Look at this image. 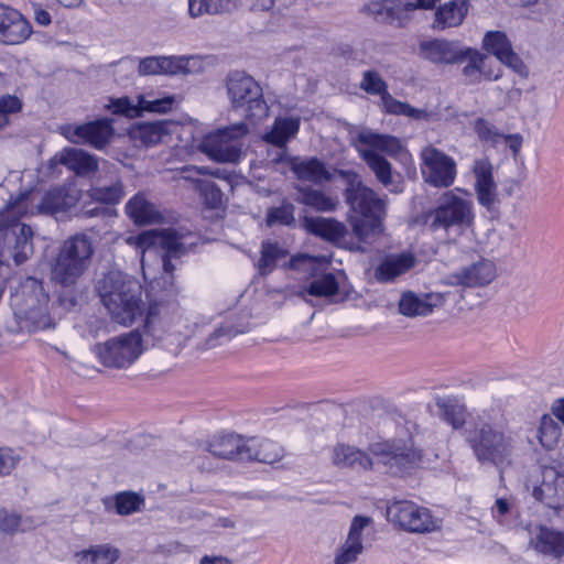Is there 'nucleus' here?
Here are the masks:
<instances>
[{
    "instance_id": "1a4fd4ad",
    "label": "nucleus",
    "mask_w": 564,
    "mask_h": 564,
    "mask_svg": "<svg viewBox=\"0 0 564 564\" xmlns=\"http://www.w3.org/2000/svg\"><path fill=\"white\" fill-rule=\"evenodd\" d=\"M248 133V124L239 121L206 134L198 149L216 162L238 163L243 156L245 138Z\"/></svg>"
},
{
    "instance_id": "49530a36",
    "label": "nucleus",
    "mask_w": 564,
    "mask_h": 564,
    "mask_svg": "<svg viewBox=\"0 0 564 564\" xmlns=\"http://www.w3.org/2000/svg\"><path fill=\"white\" fill-rule=\"evenodd\" d=\"M89 193L93 199L104 204H117L124 195L123 185L120 180L108 186H95Z\"/></svg>"
},
{
    "instance_id": "58836bf2",
    "label": "nucleus",
    "mask_w": 564,
    "mask_h": 564,
    "mask_svg": "<svg viewBox=\"0 0 564 564\" xmlns=\"http://www.w3.org/2000/svg\"><path fill=\"white\" fill-rule=\"evenodd\" d=\"M126 213L135 224L140 225L152 224L161 218L155 206L147 200L141 193L128 200Z\"/></svg>"
},
{
    "instance_id": "052dcab7",
    "label": "nucleus",
    "mask_w": 564,
    "mask_h": 564,
    "mask_svg": "<svg viewBox=\"0 0 564 564\" xmlns=\"http://www.w3.org/2000/svg\"><path fill=\"white\" fill-rule=\"evenodd\" d=\"M294 208L292 205L286 204L280 207L273 208L269 210L267 215L268 225L281 224V225H292L294 223Z\"/></svg>"
},
{
    "instance_id": "c85d7f7f",
    "label": "nucleus",
    "mask_w": 564,
    "mask_h": 564,
    "mask_svg": "<svg viewBox=\"0 0 564 564\" xmlns=\"http://www.w3.org/2000/svg\"><path fill=\"white\" fill-rule=\"evenodd\" d=\"M303 226L310 234L336 245L348 234L346 225L335 218L305 217Z\"/></svg>"
},
{
    "instance_id": "7ed1b4c3",
    "label": "nucleus",
    "mask_w": 564,
    "mask_h": 564,
    "mask_svg": "<svg viewBox=\"0 0 564 564\" xmlns=\"http://www.w3.org/2000/svg\"><path fill=\"white\" fill-rule=\"evenodd\" d=\"M402 149L398 138L361 131L357 137L356 150L375 174L377 181L391 193L403 191L402 182L395 180L391 163L381 154L397 155Z\"/></svg>"
},
{
    "instance_id": "7c9ffc66",
    "label": "nucleus",
    "mask_w": 564,
    "mask_h": 564,
    "mask_svg": "<svg viewBox=\"0 0 564 564\" xmlns=\"http://www.w3.org/2000/svg\"><path fill=\"white\" fill-rule=\"evenodd\" d=\"M469 10V0H451L440 6L434 14L433 29L445 30L460 25Z\"/></svg>"
},
{
    "instance_id": "680f3d73",
    "label": "nucleus",
    "mask_w": 564,
    "mask_h": 564,
    "mask_svg": "<svg viewBox=\"0 0 564 564\" xmlns=\"http://www.w3.org/2000/svg\"><path fill=\"white\" fill-rule=\"evenodd\" d=\"M413 10H409L405 8V1L402 0H395L393 6V14H391V21H389V24H395L399 28L405 26L410 20L411 15L410 12Z\"/></svg>"
},
{
    "instance_id": "4c0bfd02",
    "label": "nucleus",
    "mask_w": 564,
    "mask_h": 564,
    "mask_svg": "<svg viewBox=\"0 0 564 564\" xmlns=\"http://www.w3.org/2000/svg\"><path fill=\"white\" fill-rule=\"evenodd\" d=\"M531 543L542 554L554 557L564 555V532L541 527L536 536L531 540Z\"/></svg>"
},
{
    "instance_id": "4be33fe9",
    "label": "nucleus",
    "mask_w": 564,
    "mask_h": 564,
    "mask_svg": "<svg viewBox=\"0 0 564 564\" xmlns=\"http://www.w3.org/2000/svg\"><path fill=\"white\" fill-rule=\"evenodd\" d=\"M444 302L445 295L441 292L416 294L408 291L400 299L399 311L408 317L426 316L435 307L442 306Z\"/></svg>"
},
{
    "instance_id": "f3484780",
    "label": "nucleus",
    "mask_w": 564,
    "mask_h": 564,
    "mask_svg": "<svg viewBox=\"0 0 564 564\" xmlns=\"http://www.w3.org/2000/svg\"><path fill=\"white\" fill-rule=\"evenodd\" d=\"M496 278V267L488 259H480L467 267H463L447 278V284L479 288L490 284Z\"/></svg>"
},
{
    "instance_id": "603ef678",
    "label": "nucleus",
    "mask_w": 564,
    "mask_h": 564,
    "mask_svg": "<svg viewBox=\"0 0 564 564\" xmlns=\"http://www.w3.org/2000/svg\"><path fill=\"white\" fill-rule=\"evenodd\" d=\"M361 90L369 95H377L380 98L388 91V85L379 72L368 69L362 73V79L359 84Z\"/></svg>"
},
{
    "instance_id": "cd10ccee",
    "label": "nucleus",
    "mask_w": 564,
    "mask_h": 564,
    "mask_svg": "<svg viewBox=\"0 0 564 564\" xmlns=\"http://www.w3.org/2000/svg\"><path fill=\"white\" fill-rule=\"evenodd\" d=\"M332 462L338 468H351L355 470H371L373 462L364 451L344 443L333 448Z\"/></svg>"
},
{
    "instance_id": "864d4df0",
    "label": "nucleus",
    "mask_w": 564,
    "mask_h": 564,
    "mask_svg": "<svg viewBox=\"0 0 564 564\" xmlns=\"http://www.w3.org/2000/svg\"><path fill=\"white\" fill-rule=\"evenodd\" d=\"M395 0H371L364 7V11L376 21L389 24Z\"/></svg>"
},
{
    "instance_id": "09e8293b",
    "label": "nucleus",
    "mask_w": 564,
    "mask_h": 564,
    "mask_svg": "<svg viewBox=\"0 0 564 564\" xmlns=\"http://www.w3.org/2000/svg\"><path fill=\"white\" fill-rule=\"evenodd\" d=\"M167 235H177V232L172 229L163 231L149 230L143 231L138 236H130L127 238V242L131 246H135L137 249H140L142 252H144L147 249L154 245L162 247V238Z\"/></svg>"
},
{
    "instance_id": "412c9836",
    "label": "nucleus",
    "mask_w": 564,
    "mask_h": 564,
    "mask_svg": "<svg viewBox=\"0 0 564 564\" xmlns=\"http://www.w3.org/2000/svg\"><path fill=\"white\" fill-rule=\"evenodd\" d=\"M473 173L478 203L484 207H490L497 200V184L494 180V167L490 160L488 158L476 159L473 164Z\"/></svg>"
},
{
    "instance_id": "b1692460",
    "label": "nucleus",
    "mask_w": 564,
    "mask_h": 564,
    "mask_svg": "<svg viewBox=\"0 0 564 564\" xmlns=\"http://www.w3.org/2000/svg\"><path fill=\"white\" fill-rule=\"evenodd\" d=\"M78 202V192L73 187L59 186L48 189L36 205L39 213L54 215L67 212Z\"/></svg>"
},
{
    "instance_id": "de8ad7c7",
    "label": "nucleus",
    "mask_w": 564,
    "mask_h": 564,
    "mask_svg": "<svg viewBox=\"0 0 564 564\" xmlns=\"http://www.w3.org/2000/svg\"><path fill=\"white\" fill-rule=\"evenodd\" d=\"M285 257V251L276 243L263 242L261 247V257L258 261L259 272L262 275L273 270L279 259Z\"/></svg>"
},
{
    "instance_id": "37998d69",
    "label": "nucleus",
    "mask_w": 564,
    "mask_h": 564,
    "mask_svg": "<svg viewBox=\"0 0 564 564\" xmlns=\"http://www.w3.org/2000/svg\"><path fill=\"white\" fill-rule=\"evenodd\" d=\"M162 249L164 253L162 256V265L164 273L169 274L170 278H173V272L176 269V265L173 263L174 259H180L187 251L185 245L182 242L181 236L177 235H167L162 238Z\"/></svg>"
},
{
    "instance_id": "dca6fc26",
    "label": "nucleus",
    "mask_w": 564,
    "mask_h": 564,
    "mask_svg": "<svg viewBox=\"0 0 564 564\" xmlns=\"http://www.w3.org/2000/svg\"><path fill=\"white\" fill-rule=\"evenodd\" d=\"M73 143H87L98 150L105 148L113 135L112 121L98 119L77 127H69L65 132Z\"/></svg>"
},
{
    "instance_id": "69168bd1",
    "label": "nucleus",
    "mask_w": 564,
    "mask_h": 564,
    "mask_svg": "<svg viewBox=\"0 0 564 564\" xmlns=\"http://www.w3.org/2000/svg\"><path fill=\"white\" fill-rule=\"evenodd\" d=\"M381 106L387 113L391 115H403L406 102H402L392 97V95L387 91L381 98Z\"/></svg>"
},
{
    "instance_id": "9d476101",
    "label": "nucleus",
    "mask_w": 564,
    "mask_h": 564,
    "mask_svg": "<svg viewBox=\"0 0 564 564\" xmlns=\"http://www.w3.org/2000/svg\"><path fill=\"white\" fill-rule=\"evenodd\" d=\"M0 264L21 265L33 254V230L9 215L0 218Z\"/></svg>"
},
{
    "instance_id": "f704fd0d",
    "label": "nucleus",
    "mask_w": 564,
    "mask_h": 564,
    "mask_svg": "<svg viewBox=\"0 0 564 564\" xmlns=\"http://www.w3.org/2000/svg\"><path fill=\"white\" fill-rule=\"evenodd\" d=\"M424 57L433 63L455 64L463 62V51H458L452 42L434 40L421 44Z\"/></svg>"
},
{
    "instance_id": "a878e982",
    "label": "nucleus",
    "mask_w": 564,
    "mask_h": 564,
    "mask_svg": "<svg viewBox=\"0 0 564 564\" xmlns=\"http://www.w3.org/2000/svg\"><path fill=\"white\" fill-rule=\"evenodd\" d=\"M188 59L182 56H148L140 61V75H176L187 72Z\"/></svg>"
},
{
    "instance_id": "4d7b16f0",
    "label": "nucleus",
    "mask_w": 564,
    "mask_h": 564,
    "mask_svg": "<svg viewBox=\"0 0 564 564\" xmlns=\"http://www.w3.org/2000/svg\"><path fill=\"white\" fill-rule=\"evenodd\" d=\"M474 131L480 141L491 144L499 143L503 138L500 130L494 123L484 118H478L474 122Z\"/></svg>"
},
{
    "instance_id": "3c124183",
    "label": "nucleus",
    "mask_w": 564,
    "mask_h": 564,
    "mask_svg": "<svg viewBox=\"0 0 564 564\" xmlns=\"http://www.w3.org/2000/svg\"><path fill=\"white\" fill-rule=\"evenodd\" d=\"M139 111L140 116L144 111L165 113L173 108L174 97L165 96L162 98H152V96L139 95Z\"/></svg>"
},
{
    "instance_id": "6e6552de",
    "label": "nucleus",
    "mask_w": 564,
    "mask_h": 564,
    "mask_svg": "<svg viewBox=\"0 0 564 564\" xmlns=\"http://www.w3.org/2000/svg\"><path fill=\"white\" fill-rule=\"evenodd\" d=\"M227 96L235 110H241L247 119L261 120L269 115L263 90L254 78L245 72H232L226 78Z\"/></svg>"
},
{
    "instance_id": "2eb2a0df",
    "label": "nucleus",
    "mask_w": 564,
    "mask_h": 564,
    "mask_svg": "<svg viewBox=\"0 0 564 564\" xmlns=\"http://www.w3.org/2000/svg\"><path fill=\"white\" fill-rule=\"evenodd\" d=\"M33 33L31 23L17 9L0 3V43L20 45Z\"/></svg>"
},
{
    "instance_id": "2f4dec72",
    "label": "nucleus",
    "mask_w": 564,
    "mask_h": 564,
    "mask_svg": "<svg viewBox=\"0 0 564 564\" xmlns=\"http://www.w3.org/2000/svg\"><path fill=\"white\" fill-rule=\"evenodd\" d=\"M299 180L322 184L333 177L326 164L317 158L294 159L291 166Z\"/></svg>"
},
{
    "instance_id": "e2e57ef3",
    "label": "nucleus",
    "mask_w": 564,
    "mask_h": 564,
    "mask_svg": "<svg viewBox=\"0 0 564 564\" xmlns=\"http://www.w3.org/2000/svg\"><path fill=\"white\" fill-rule=\"evenodd\" d=\"M19 457L13 449L0 447V477L9 475L17 466Z\"/></svg>"
},
{
    "instance_id": "5fc2aeb1",
    "label": "nucleus",
    "mask_w": 564,
    "mask_h": 564,
    "mask_svg": "<svg viewBox=\"0 0 564 564\" xmlns=\"http://www.w3.org/2000/svg\"><path fill=\"white\" fill-rule=\"evenodd\" d=\"M143 499L134 492H120L115 496V509L120 516H128L140 510Z\"/></svg>"
},
{
    "instance_id": "20e7f679",
    "label": "nucleus",
    "mask_w": 564,
    "mask_h": 564,
    "mask_svg": "<svg viewBox=\"0 0 564 564\" xmlns=\"http://www.w3.org/2000/svg\"><path fill=\"white\" fill-rule=\"evenodd\" d=\"M94 252L90 236L83 232L70 236L63 242L52 263V281L62 286H74L88 270Z\"/></svg>"
},
{
    "instance_id": "5701e85b",
    "label": "nucleus",
    "mask_w": 564,
    "mask_h": 564,
    "mask_svg": "<svg viewBox=\"0 0 564 564\" xmlns=\"http://www.w3.org/2000/svg\"><path fill=\"white\" fill-rule=\"evenodd\" d=\"M416 264L415 257L410 252L386 256L375 268V279L381 283L393 282Z\"/></svg>"
},
{
    "instance_id": "bf43d9fd",
    "label": "nucleus",
    "mask_w": 564,
    "mask_h": 564,
    "mask_svg": "<svg viewBox=\"0 0 564 564\" xmlns=\"http://www.w3.org/2000/svg\"><path fill=\"white\" fill-rule=\"evenodd\" d=\"M22 109V101L13 95H6L0 98V129L10 122L9 117Z\"/></svg>"
},
{
    "instance_id": "423d86ee",
    "label": "nucleus",
    "mask_w": 564,
    "mask_h": 564,
    "mask_svg": "<svg viewBox=\"0 0 564 564\" xmlns=\"http://www.w3.org/2000/svg\"><path fill=\"white\" fill-rule=\"evenodd\" d=\"M48 295L42 282L28 278L11 299L17 318L25 323L30 330L46 329L54 326L47 313Z\"/></svg>"
},
{
    "instance_id": "ddd939ff",
    "label": "nucleus",
    "mask_w": 564,
    "mask_h": 564,
    "mask_svg": "<svg viewBox=\"0 0 564 564\" xmlns=\"http://www.w3.org/2000/svg\"><path fill=\"white\" fill-rule=\"evenodd\" d=\"M423 181L435 188L451 187L457 176L456 161L435 148L426 145L420 152Z\"/></svg>"
},
{
    "instance_id": "393cba45",
    "label": "nucleus",
    "mask_w": 564,
    "mask_h": 564,
    "mask_svg": "<svg viewBox=\"0 0 564 564\" xmlns=\"http://www.w3.org/2000/svg\"><path fill=\"white\" fill-rule=\"evenodd\" d=\"M63 164L77 175L87 176L94 174L98 169L97 159L82 149H64L59 155H55L50 161V166Z\"/></svg>"
},
{
    "instance_id": "c9c22d12",
    "label": "nucleus",
    "mask_w": 564,
    "mask_h": 564,
    "mask_svg": "<svg viewBox=\"0 0 564 564\" xmlns=\"http://www.w3.org/2000/svg\"><path fill=\"white\" fill-rule=\"evenodd\" d=\"M300 129V118L278 117L272 128L263 134V141L281 149L292 139Z\"/></svg>"
},
{
    "instance_id": "4468645a",
    "label": "nucleus",
    "mask_w": 564,
    "mask_h": 564,
    "mask_svg": "<svg viewBox=\"0 0 564 564\" xmlns=\"http://www.w3.org/2000/svg\"><path fill=\"white\" fill-rule=\"evenodd\" d=\"M387 514L390 521L397 523L405 531L414 533L432 532L440 528L431 511L408 500L392 502Z\"/></svg>"
},
{
    "instance_id": "9b49d317",
    "label": "nucleus",
    "mask_w": 564,
    "mask_h": 564,
    "mask_svg": "<svg viewBox=\"0 0 564 564\" xmlns=\"http://www.w3.org/2000/svg\"><path fill=\"white\" fill-rule=\"evenodd\" d=\"M95 350L106 367L127 368L141 356L143 335L139 330H131L96 345Z\"/></svg>"
},
{
    "instance_id": "338daca9",
    "label": "nucleus",
    "mask_w": 564,
    "mask_h": 564,
    "mask_svg": "<svg viewBox=\"0 0 564 564\" xmlns=\"http://www.w3.org/2000/svg\"><path fill=\"white\" fill-rule=\"evenodd\" d=\"M21 522L20 516L15 513L3 512L0 514V529L4 532H14Z\"/></svg>"
},
{
    "instance_id": "6ab92c4d",
    "label": "nucleus",
    "mask_w": 564,
    "mask_h": 564,
    "mask_svg": "<svg viewBox=\"0 0 564 564\" xmlns=\"http://www.w3.org/2000/svg\"><path fill=\"white\" fill-rule=\"evenodd\" d=\"M372 522L371 518L356 516L350 524L345 542L337 549L334 564H352L364 552L362 532Z\"/></svg>"
},
{
    "instance_id": "c03bdc74",
    "label": "nucleus",
    "mask_w": 564,
    "mask_h": 564,
    "mask_svg": "<svg viewBox=\"0 0 564 564\" xmlns=\"http://www.w3.org/2000/svg\"><path fill=\"white\" fill-rule=\"evenodd\" d=\"M562 436V427L550 415H543L538 430V438L541 445L546 449H553L557 446Z\"/></svg>"
},
{
    "instance_id": "473e14b6",
    "label": "nucleus",
    "mask_w": 564,
    "mask_h": 564,
    "mask_svg": "<svg viewBox=\"0 0 564 564\" xmlns=\"http://www.w3.org/2000/svg\"><path fill=\"white\" fill-rule=\"evenodd\" d=\"M299 203L321 213L335 212L340 202L337 196L329 195L321 189L312 186H300L297 187Z\"/></svg>"
},
{
    "instance_id": "f257e3e1",
    "label": "nucleus",
    "mask_w": 564,
    "mask_h": 564,
    "mask_svg": "<svg viewBox=\"0 0 564 564\" xmlns=\"http://www.w3.org/2000/svg\"><path fill=\"white\" fill-rule=\"evenodd\" d=\"M464 438L481 465L509 466L516 448L511 434L482 415L473 416L464 429Z\"/></svg>"
},
{
    "instance_id": "774afa93",
    "label": "nucleus",
    "mask_w": 564,
    "mask_h": 564,
    "mask_svg": "<svg viewBox=\"0 0 564 564\" xmlns=\"http://www.w3.org/2000/svg\"><path fill=\"white\" fill-rule=\"evenodd\" d=\"M240 4L250 11H269L274 6V0H239Z\"/></svg>"
},
{
    "instance_id": "13d9d810",
    "label": "nucleus",
    "mask_w": 564,
    "mask_h": 564,
    "mask_svg": "<svg viewBox=\"0 0 564 564\" xmlns=\"http://www.w3.org/2000/svg\"><path fill=\"white\" fill-rule=\"evenodd\" d=\"M196 191L204 197L206 205L210 208H217L223 203L221 189L212 181H197Z\"/></svg>"
},
{
    "instance_id": "ea45409f",
    "label": "nucleus",
    "mask_w": 564,
    "mask_h": 564,
    "mask_svg": "<svg viewBox=\"0 0 564 564\" xmlns=\"http://www.w3.org/2000/svg\"><path fill=\"white\" fill-rule=\"evenodd\" d=\"M120 557V551L109 544L93 545L75 553L78 564H115Z\"/></svg>"
},
{
    "instance_id": "e433bc0d",
    "label": "nucleus",
    "mask_w": 564,
    "mask_h": 564,
    "mask_svg": "<svg viewBox=\"0 0 564 564\" xmlns=\"http://www.w3.org/2000/svg\"><path fill=\"white\" fill-rule=\"evenodd\" d=\"M384 218L386 216L352 215L348 217V223L359 241L370 242L383 232Z\"/></svg>"
},
{
    "instance_id": "a211bd4d",
    "label": "nucleus",
    "mask_w": 564,
    "mask_h": 564,
    "mask_svg": "<svg viewBox=\"0 0 564 564\" xmlns=\"http://www.w3.org/2000/svg\"><path fill=\"white\" fill-rule=\"evenodd\" d=\"M482 47L497 59L521 76L527 75V67L514 53L511 42L501 31H488L482 40Z\"/></svg>"
},
{
    "instance_id": "79ce46f5",
    "label": "nucleus",
    "mask_w": 564,
    "mask_h": 564,
    "mask_svg": "<svg viewBox=\"0 0 564 564\" xmlns=\"http://www.w3.org/2000/svg\"><path fill=\"white\" fill-rule=\"evenodd\" d=\"M542 480L533 488V497L549 508L555 509L556 468L544 466L541 470Z\"/></svg>"
},
{
    "instance_id": "aec40b11",
    "label": "nucleus",
    "mask_w": 564,
    "mask_h": 564,
    "mask_svg": "<svg viewBox=\"0 0 564 564\" xmlns=\"http://www.w3.org/2000/svg\"><path fill=\"white\" fill-rule=\"evenodd\" d=\"M173 317L163 313V308L158 305H150L147 312L144 325H143V345H156L165 338V335L173 336L181 334L180 329L172 327Z\"/></svg>"
},
{
    "instance_id": "72a5a7b5",
    "label": "nucleus",
    "mask_w": 564,
    "mask_h": 564,
    "mask_svg": "<svg viewBox=\"0 0 564 564\" xmlns=\"http://www.w3.org/2000/svg\"><path fill=\"white\" fill-rule=\"evenodd\" d=\"M247 446L250 451L246 453L245 462L256 460L263 464H273L284 455L283 448L271 440L251 437L248 438Z\"/></svg>"
},
{
    "instance_id": "f03ea898",
    "label": "nucleus",
    "mask_w": 564,
    "mask_h": 564,
    "mask_svg": "<svg viewBox=\"0 0 564 564\" xmlns=\"http://www.w3.org/2000/svg\"><path fill=\"white\" fill-rule=\"evenodd\" d=\"M97 289L113 322L128 326L142 315V285L131 275L109 271L98 281Z\"/></svg>"
},
{
    "instance_id": "f8f14e48",
    "label": "nucleus",
    "mask_w": 564,
    "mask_h": 564,
    "mask_svg": "<svg viewBox=\"0 0 564 564\" xmlns=\"http://www.w3.org/2000/svg\"><path fill=\"white\" fill-rule=\"evenodd\" d=\"M340 175L347 182L344 197L351 212L361 216H387V196L381 197L364 184L356 172L341 171Z\"/></svg>"
},
{
    "instance_id": "c756f323",
    "label": "nucleus",
    "mask_w": 564,
    "mask_h": 564,
    "mask_svg": "<svg viewBox=\"0 0 564 564\" xmlns=\"http://www.w3.org/2000/svg\"><path fill=\"white\" fill-rule=\"evenodd\" d=\"M171 122L166 120L140 122L132 127L130 137L134 142L149 148L164 142L171 135Z\"/></svg>"
},
{
    "instance_id": "39448f33",
    "label": "nucleus",
    "mask_w": 564,
    "mask_h": 564,
    "mask_svg": "<svg viewBox=\"0 0 564 564\" xmlns=\"http://www.w3.org/2000/svg\"><path fill=\"white\" fill-rule=\"evenodd\" d=\"M369 451L390 476L405 477L423 465L424 453L410 435L373 443Z\"/></svg>"
},
{
    "instance_id": "a19ab883",
    "label": "nucleus",
    "mask_w": 564,
    "mask_h": 564,
    "mask_svg": "<svg viewBox=\"0 0 564 564\" xmlns=\"http://www.w3.org/2000/svg\"><path fill=\"white\" fill-rule=\"evenodd\" d=\"M462 54L463 61L468 59V64L463 68V74L470 78V82H478L480 79V74H484L489 80H496L500 77V69H498L497 73L486 70L487 56L478 51L467 48L463 51Z\"/></svg>"
},
{
    "instance_id": "0e129e2a",
    "label": "nucleus",
    "mask_w": 564,
    "mask_h": 564,
    "mask_svg": "<svg viewBox=\"0 0 564 564\" xmlns=\"http://www.w3.org/2000/svg\"><path fill=\"white\" fill-rule=\"evenodd\" d=\"M214 9L212 0H188V13L193 19L203 14L215 15Z\"/></svg>"
},
{
    "instance_id": "bb28decb",
    "label": "nucleus",
    "mask_w": 564,
    "mask_h": 564,
    "mask_svg": "<svg viewBox=\"0 0 564 564\" xmlns=\"http://www.w3.org/2000/svg\"><path fill=\"white\" fill-rule=\"evenodd\" d=\"M248 438L238 434H226L214 438L208 451L218 458L245 462V455L250 448Z\"/></svg>"
},
{
    "instance_id": "8fccbe9b",
    "label": "nucleus",
    "mask_w": 564,
    "mask_h": 564,
    "mask_svg": "<svg viewBox=\"0 0 564 564\" xmlns=\"http://www.w3.org/2000/svg\"><path fill=\"white\" fill-rule=\"evenodd\" d=\"M438 405L441 408L442 417L454 429L457 430L467 425L468 421H466V409L464 405L451 400Z\"/></svg>"
},
{
    "instance_id": "0eeeda50",
    "label": "nucleus",
    "mask_w": 564,
    "mask_h": 564,
    "mask_svg": "<svg viewBox=\"0 0 564 564\" xmlns=\"http://www.w3.org/2000/svg\"><path fill=\"white\" fill-rule=\"evenodd\" d=\"M474 220L473 202L458 196L455 191L444 192L436 207L425 216V223L433 231L447 232L451 228L465 230L473 227Z\"/></svg>"
},
{
    "instance_id": "6e6d98bb",
    "label": "nucleus",
    "mask_w": 564,
    "mask_h": 564,
    "mask_svg": "<svg viewBox=\"0 0 564 564\" xmlns=\"http://www.w3.org/2000/svg\"><path fill=\"white\" fill-rule=\"evenodd\" d=\"M106 108L115 115H121L128 118L140 117L138 98L135 101L126 96L120 98H111L109 99V104L106 105Z\"/></svg>"
},
{
    "instance_id": "a18cd8bd",
    "label": "nucleus",
    "mask_w": 564,
    "mask_h": 564,
    "mask_svg": "<svg viewBox=\"0 0 564 564\" xmlns=\"http://www.w3.org/2000/svg\"><path fill=\"white\" fill-rule=\"evenodd\" d=\"M339 284L333 273H326L314 279L306 288V293L312 296L330 297L338 293Z\"/></svg>"
}]
</instances>
